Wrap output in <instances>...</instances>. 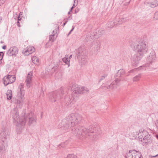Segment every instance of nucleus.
I'll use <instances>...</instances> for the list:
<instances>
[{"label": "nucleus", "mask_w": 158, "mask_h": 158, "mask_svg": "<svg viewBox=\"0 0 158 158\" xmlns=\"http://www.w3.org/2000/svg\"><path fill=\"white\" fill-rule=\"evenodd\" d=\"M134 50L137 53L133 57L134 61L136 63L142 58L147 52L148 47L146 42L143 41H136L133 44Z\"/></svg>", "instance_id": "nucleus-1"}, {"label": "nucleus", "mask_w": 158, "mask_h": 158, "mask_svg": "<svg viewBox=\"0 0 158 158\" xmlns=\"http://www.w3.org/2000/svg\"><path fill=\"white\" fill-rule=\"evenodd\" d=\"M71 90L73 91L72 94L69 97L65 98L66 104L68 105L73 104L77 100V94L86 93L89 92V90L86 88L79 86L77 85H73L71 87Z\"/></svg>", "instance_id": "nucleus-2"}, {"label": "nucleus", "mask_w": 158, "mask_h": 158, "mask_svg": "<svg viewBox=\"0 0 158 158\" xmlns=\"http://www.w3.org/2000/svg\"><path fill=\"white\" fill-rule=\"evenodd\" d=\"M81 120V116L77 113H72L68 116L65 119L62 121V123L64 126L63 129L68 131V130L72 127H74L78 124Z\"/></svg>", "instance_id": "nucleus-3"}, {"label": "nucleus", "mask_w": 158, "mask_h": 158, "mask_svg": "<svg viewBox=\"0 0 158 158\" xmlns=\"http://www.w3.org/2000/svg\"><path fill=\"white\" fill-rule=\"evenodd\" d=\"M73 133L76 135L78 138L83 140L88 138L94 132H91L90 130L83 127L78 126L76 128H72Z\"/></svg>", "instance_id": "nucleus-4"}, {"label": "nucleus", "mask_w": 158, "mask_h": 158, "mask_svg": "<svg viewBox=\"0 0 158 158\" xmlns=\"http://www.w3.org/2000/svg\"><path fill=\"white\" fill-rule=\"evenodd\" d=\"M13 118L16 123H17V128L16 131L18 134H20V133L18 129L22 128L25 124L26 123V118L23 117H21L19 118V115L18 110L17 108H15L13 109L11 112ZM15 123V122H14Z\"/></svg>", "instance_id": "nucleus-5"}, {"label": "nucleus", "mask_w": 158, "mask_h": 158, "mask_svg": "<svg viewBox=\"0 0 158 158\" xmlns=\"http://www.w3.org/2000/svg\"><path fill=\"white\" fill-rule=\"evenodd\" d=\"M136 134L138 136L139 140L142 142L143 145H146L151 141L150 135L146 130L141 129L137 131Z\"/></svg>", "instance_id": "nucleus-6"}, {"label": "nucleus", "mask_w": 158, "mask_h": 158, "mask_svg": "<svg viewBox=\"0 0 158 158\" xmlns=\"http://www.w3.org/2000/svg\"><path fill=\"white\" fill-rule=\"evenodd\" d=\"M64 89L61 88L60 89L57 90L49 94V99L52 102L61 99L64 94Z\"/></svg>", "instance_id": "nucleus-7"}, {"label": "nucleus", "mask_w": 158, "mask_h": 158, "mask_svg": "<svg viewBox=\"0 0 158 158\" xmlns=\"http://www.w3.org/2000/svg\"><path fill=\"white\" fill-rule=\"evenodd\" d=\"M23 86V84L21 83L18 88V96L15 102L18 104L21 103L24 100V90Z\"/></svg>", "instance_id": "nucleus-8"}, {"label": "nucleus", "mask_w": 158, "mask_h": 158, "mask_svg": "<svg viewBox=\"0 0 158 158\" xmlns=\"http://www.w3.org/2000/svg\"><path fill=\"white\" fill-rule=\"evenodd\" d=\"M3 84L6 86L14 82L15 80V77L14 75L8 74L3 78Z\"/></svg>", "instance_id": "nucleus-9"}, {"label": "nucleus", "mask_w": 158, "mask_h": 158, "mask_svg": "<svg viewBox=\"0 0 158 158\" xmlns=\"http://www.w3.org/2000/svg\"><path fill=\"white\" fill-rule=\"evenodd\" d=\"M156 59V55L155 52L154 51H152L147 57V62L148 63L152 64L155 62Z\"/></svg>", "instance_id": "nucleus-10"}, {"label": "nucleus", "mask_w": 158, "mask_h": 158, "mask_svg": "<svg viewBox=\"0 0 158 158\" xmlns=\"http://www.w3.org/2000/svg\"><path fill=\"white\" fill-rule=\"evenodd\" d=\"M18 49L16 47L10 48L7 52V54L9 56H15L18 53Z\"/></svg>", "instance_id": "nucleus-11"}, {"label": "nucleus", "mask_w": 158, "mask_h": 158, "mask_svg": "<svg viewBox=\"0 0 158 158\" xmlns=\"http://www.w3.org/2000/svg\"><path fill=\"white\" fill-rule=\"evenodd\" d=\"M24 118H26V120L28 118L29 120L28 123L30 125L32 124H35L36 123V118L35 116L32 115V113H29L28 116L27 117H24Z\"/></svg>", "instance_id": "nucleus-12"}, {"label": "nucleus", "mask_w": 158, "mask_h": 158, "mask_svg": "<svg viewBox=\"0 0 158 158\" xmlns=\"http://www.w3.org/2000/svg\"><path fill=\"white\" fill-rule=\"evenodd\" d=\"M32 73L30 72L28 73L26 77L25 82L27 86L29 88L31 85L32 78Z\"/></svg>", "instance_id": "nucleus-13"}, {"label": "nucleus", "mask_w": 158, "mask_h": 158, "mask_svg": "<svg viewBox=\"0 0 158 158\" xmlns=\"http://www.w3.org/2000/svg\"><path fill=\"white\" fill-rule=\"evenodd\" d=\"M35 51V48L33 46H29L26 49L23 50V53L25 56H28L32 53Z\"/></svg>", "instance_id": "nucleus-14"}, {"label": "nucleus", "mask_w": 158, "mask_h": 158, "mask_svg": "<svg viewBox=\"0 0 158 158\" xmlns=\"http://www.w3.org/2000/svg\"><path fill=\"white\" fill-rule=\"evenodd\" d=\"M120 79H116L115 80L112 82L109 85L107 86V88L109 89H115L117 88V86L118 85V83L120 81Z\"/></svg>", "instance_id": "nucleus-15"}, {"label": "nucleus", "mask_w": 158, "mask_h": 158, "mask_svg": "<svg viewBox=\"0 0 158 158\" xmlns=\"http://www.w3.org/2000/svg\"><path fill=\"white\" fill-rule=\"evenodd\" d=\"M117 25L121 24L123 23L126 22L127 19L126 18H124L122 16H117L115 19Z\"/></svg>", "instance_id": "nucleus-16"}, {"label": "nucleus", "mask_w": 158, "mask_h": 158, "mask_svg": "<svg viewBox=\"0 0 158 158\" xmlns=\"http://www.w3.org/2000/svg\"><path fill=\"white\" fill-rule=\"evenodd\" d=\"M76 55L78 59L85 56L84 50L81 48H79L76 52Z\"/></svg>", "instance_id": "nucleus-17"}, {"label": "nucleus", "mask_w": 158, "mask_h": 158, "mask_svg": "<svg viewBox=\"0 0 158 158\" xmlns=\"http://www.w3.org/2000/svg\"><path fill=\"white\" fill-rule=\"evenodd\" d=\"M57 29H55L53 31L52 33L49 36L50 42H52L56 39L58 35L57 34Z\"/></svg>", "instance_id": "nucleus-18"}, {"label": "nucleus", "mask_w": 158, "mask_h": 158, "mask_svg": "<svg viewBox=\"0 0 158 158\" xmlns=\"http://www.w3.org/2000/svg\"><path fill=\"white\" fill-rule=\"evenodd\" d=\"M9 135V133L8 131L6 130H3L0 134V137L2 139L4 138L5 139L7 138Z\"/></svg>", "instance_id": "nucleus-19"}, {"label": "nucleus", "mask_w": 158, "mask_h": 158, "mask_svg": "<svg viewBox=\"0 0 158 158\" xmlns=\"http://www.w3.org/2000/svg\"><path fill=\"white\" fill-rule=\"evenodd\" d=\"M116 25V20L113 19L110 20L107 23V26L109 27H113Z\"/></svg>", "instance_id": "nucleus-20"}, {"label": "nucleus", "mask_w": 158, "mask_h": 158, "mask_svg": "<svg viewBox=\"0 0 158 158\" xmlns=\"http://www.w3.org/2000/svg\"><path fill=\"white\" fill-rule=\"evenodd\" d=\"M6 95L7 100L11 99L12 97V93L11 90H8L6 93Z\"/></svg>", "instance_id": "nucleus-21"}, {"label": "nucleus", "mask_w": 158, "mask_h": 158, "mask_svg": "<svg viewBox=\"0 0 158 158\" xmlns=\"http://www.w3.org/2000/svg\"><path fill=\"white\" fill-rule=\"evenodd\" d=\"M79 63L81 65H83L87 63V60L85 58V56L81 57L80 59H78Z\"/></svg>", "instance_id": "nucleus-22"}, {"label": "nucleus", "mask_w": 158, "mask_h": 158, "mask_svg": "<svg viewBox=\"0 0 158 158\" xmlns=\"http://www.w3.org/2000/svg\"><path fill=\"white\" fill-rule=\"evenodd\" d=\"M125 73V71L123 69H120L118 71L117 73V76L118 77H122Z\"/></svg>", "instance_id": "nucleus-23"}, {"label": "nucleus", "mask_w": 158, "mask_h": 158, "mask_svg": "<svg viewBox=\"0 0 158 158\" xmlns=\"http://www.w3.org/2000/svg\"><path fill=\"white\" fill-rule=\"evenodd\" d=\"M148 5L152 8H154L158 6V4H156V1L149 2L148 3Z\"/></svg>", "instance_id": "nucleus-24"}, {"label": "nucleus", "mask_w": 158, "mask_h": 158, "mask_svg": "<svg viewBox=\"0 0 158 158\" xmlns=\"http://www.w3.org/2000/svg\"><path fill=\"white\" fill-rule=\"evenodd\" d=\"M141 77V74H139L138 75L135 76L133 78V81H137L139 80Z\"/></svg>", "instance_id": "nucleus-25"}, {"label": "nucleus", "mask_w": 158, "mask_h": 158, "mask_svg": "<svg viewBox=\"0 0 158 158\" xmlns=\"http://www.w3.org/2000/svg\"><path fill=\"white\" fill-rule=\"evenodd\" d=\"M31 59L32 62L35 64H39V59L36 56H33Z\"/></svg>", "instance_id": "nucleus-26"}, {"label": "nucleus", "mask_w": 158, "mask_h": 158, "mask_svg": "<svg viewBox=\"0 0 158 158\" xmlns=\"http://www.w3.org/2000/svg\"><path fill=\"white\" fill-rule=\"evenodd\" d=\"M62 60L64 63H65L66 64L68 65V67L70 66V60L68 59L67 57H64L62 59Z\"/></svg>", "instance_id": "nucleus-27"}, {"label": "nucleus", "mask_w": 158, "mask_h": 158, "mask_svg": "<svg viewBox=\"0 0 158 158\" xmlns=\"http://www.w3.org/2000/svg\"><path fill=\"white\" fill-rule=\"evenodd\" d=\"M104 33V29L102 28H100L98 30L97 35H101Z\"/></svg>", "instance_id": "nucleus-28"}, {"label": "nucleus", "mask_w": 158, "mask_h": 158, "mask_svg": "<svg viewBox=\"0 0 158 158\" xmlns=\"http://www.w3.org/2000/svg\"><path fill=\"white\" fill-rule=\"evenodd\" d=\"M107 74L105 73L103 75L101 76L100 79V81H101L103 79H104L105 77L107 76Z\"/></svg>", "instance_id": "nucleus-29"}, {"label": "nucleus", "mask_w": 158, "mask_h": 158, "mask_svg": "<svg viewBox=\"0 0 158 158\" xmlns=\"http://www.w3.org/2000/svg\"><path fill=\"white\" fill-rule=\"evenodd\" d=\"M154 18L156 20L158 19V11L155 12L154 15Z\"/></svg>", "instance_id": "nucleus-30"}, {"label": "nucleus", "mask_w": 158, "mask_h": 158, "mask_svg": "<svg viewBox=\"0 0 158 158\" xmlns=\"http://www.w3.org/2000/svg\"><path fill=\"white\" fill-rule=\"evenodd\" d=\"M3 56H4V53H3V52H0V60H2Z\"/></svg>", "instance_id": "nucleus-31"}, {"label": "nucleus", "mask_w": 158, "mask_h": 158, "mask_svg": "<svg viewBox=\"0 0 158 158\" xmlns=\"http://www.w3.org/2000/svg\"><path fill=\"white\" fill-rule=\"evenodd\" d=\"M6 1V0H0V6L3 4Z\"/></svg>", "instance_id": "nucleus-32"}, {"label": "nucleus", "mask_w": 158, "mask_h": 158, "mask_svg": "<svg viewBox=\"0 0 158 158\" xmlns=\"http://www.w3.org/2000/svg\"><path fill=\"white\" fill-rule=\"evenodd\" d=\"M136 152L138 153L139 154V155H140V156H141V155L139 153V152L138 151H135V150H129V152L128 153H131L132 152Z\"/></svg>", "instance_id": "nucleus-33"}, {"label": "nucleus", "mask_w": 158, "mask_h": 158, "mask_svg": "<svg viewBox=\"0 0 158 158\" xmlns=\"http://www.w3.org/2000/svg\"><path fill=\"white\" fill-rule=\"evenodd\" d=\"M79 10L78 8H76V9L75 10V13L76 14L78 13V11H79Z\"/></svg>", "instance_id": "nucleus-34"}, {"label": "nucleus", "mask_w": 158, "mask_h": 158, "mask_svg": "<svg viewBox=\"0 0 158 158\" xmlns=\"http://www.w3.org/2000/svg\"><path fill=\"white\" fill-rule=\"evenodd\" d=\"M74 29V27L73 26L72 27V29L70 30V32H69V34H68V35H69L70 34H71V32L72 31H73V30Z\"/></svg>", "instance_id": "nucleus-35"}, {"label": "nucleus", "mask_w": 158, "mask_h": 158, "mask_svg": "<svg viewBox=\"0 0 158 158\" xmlns=\"http://www.w3.org/2000/svg\"><path fill=\"white\" fill-rule=\"evenodd\" d=\"M74 29V27L73 26L72 27V29L70 30V32H69V34H68V35H69L70 34H71V32L72 31H73V30Z\"/></svg>", "instance_id": "nucleus-36"}, {"label": "nucleus", "mask_w": 158, "mask_h": 158, "mask_svg": "<svg viewBox=\"0 0 158 158\" xmlns=\"http://www.w3.org/2000/svg\"><path fill=\"white\" fill-rule=\"evenodd\" d=\"M151 158H158V154H157L155 156H154Z\"/></svg>", "instance_id": "nucleus-37"}, {"label": "nucleus", "mask_w": 158, "mask_h": 158, "mask_svg": "<svg viewBox=\"0 0 158 158\" xmlns=\"http://www.w3.org/2000/svg\"><path fill=\"white\" fill-rule=\"evenodd\" d=\"M77 1V3L78 2V0H74V4L73 5V8H74V7L75 6V2H76V1Z\"/></svg>", "instance_id": "nucleus-38"}, {"label": "nucleus", "mask_w": 158, "mask_h": 158, "mask_svg": "<svg viewBox=\"0 0 158 158\" xmlns=\"http://www.w3.org/2000/svg\"><path fill=\"white\" fill-rule=\"evenodd\" d=\"M17 26L18 27H20V23H19V21H17Z\"/></svg>", "instance_id": "nucleus-39"}, {"label": "nucleus", "mask_w": 158, "mask_h": 158, "mask_svg": "<svg viewBox=\"0 0 158 158\" xmlns=\"http://www.w3.org/2000/svg\"><path fill=\"white\" fill-rule=\"evenodd\" d=\"M6 45H4V46H3L2 47V48L3 49H6Z\"/></svg>", "instance_id": "nucleus-40"}, {"label": "nucleus", "mask_w": 158, "mask_h": 158, "mask_svg": "<svg viewBox=\"0 0 158 158\" xmlns=\"http://www.w3.org/2000/svg\"><path fill=\"white\" fill-rule=\"evenodd\" d=\"M135 70V69H132V70H131L130 71H129V73H133L134 71Z\"/></svg>", "instance_id": "nucleus-41"}, {"label": "nucleus", "mask_w": 158, "mask_h": 158, "mask_svg": "<svg viewBox=\"0 0 158 158\" xmlns=\"http://www.w3.org/2000/svg\"><path fill=\"white\" fill-rule=\"evenodd\" d=\"M21 18H20L19 16L18 19V21H20L21 20Z\"/></svg>", "instance_id": "nucleus-42"}, {"label": "nucleus", "mask_w": 158, "mask_h": 158, "mask_svg": "<svg viewBox=\"0 0 158 158\" xmlns=\"http://www.w3.org/2000/svg\"><path fill=\"white\" fill-rule=\"evenodd\" d=\"M22 14H23V12H20L19 16H20V15H21Z\"/></svg>", "instance_id": "nucleus-43"}, {"label": "nucleus", "mask_w": 158, "mask_h": 158, "mask_svg": "<svg viewBox=\"0 0 158 158\" xmlns=\"http://www.w3.org/2000/svg\"><path fill=\"white\" fill-rule=\"evenodd\" d=\"M67 21H66L63 24V26L64 27L66 23H67Z\"/></svg>", "instance_id": "nucleus-44"}, {"label": "nucleus", "mask_w": 158, "mask_h": 158, "mask_svg": "<svg viewBox=\"0 0 158 158\" xmlns=\"http://www.w3.org/2000/svg\"><path fill=\"white\" fill-rule=\"evenodd\" d=\"M72 55H70V56L69 57V59H68L69 60V59L70 58H71L72 57Z\"/></svg>", "instance_id": "nucleus-45"}, {"label": "nucleus", "mask_w": 158, "mask_h": 158, "mask_svg": "<svg viewBox=\"0 0 158 158\" xmlns=\"http://www.w3.org/2000/svg\"><path fill=\"white\" fill-rule=\"evenodd\" d=\"M73 6H72L71 9H70V11H71L73 10Z\"/></svg>", "instance_id": "nucleus-46"}, {"label": "nucleus", "mask_w": 158, "mask_h": 158, "mask_svg": "<svg viewBox=\"0 0 158 158\" xmlns=\"http://www.w3.org/2000/svg\"><path fill=\"white\" fill-rule=\"evenodd\" d=\"M2 20V17L0 16V22H1Z\"/></svg>", "instance_id": "nucleus-47"}, {"label": "nucleus", "mask_w": 158, "mask_h": 158, "mask_svg": "<svg viewBox=\"0 0 158 158\" xmlns=\"http://www.w3.org/2000/svg\"><path fill=\"white\" fill-rule=\"evenodd\" d=\"M156 4H158V0H156Z\"/></svg>", "instance_id": "nucleus-48"}, {"label": "nucleus", "mask_w": 158, "mask_h": 158, "mask_svg": "<svg viewBox=\"0 0 158 158\" xmlns=\"http://www.w3.org/2000/svg\"><path fill=\"white\" fill-rule=\"evenodd\" d=\"M156 137L158 139V135H156Z\"/></svg>", "instance_id": "nucleus-49"}, {"label": "nucleus", "mask_w": 158, "mask_h": 158, "mask_svg": "<svg viewBox=\"0 0 158 158\" xmlns=\"http://www.w3.org/2000/svg\"><path fill=\"white\" fill-rule=\"evenodd\" d=\"M0 43H1V44H2L3 43V42L2 41H1L0 42Z\"/></svg>", "instance_id": "nucleus-50"}, {"label": "nucleus", "mask_w": 158, "mask_h": 158, "mask_svg": "<svg viewBox=\"0 0 158 158\" xmlns=\"http://www.w3.org/2000/svg\"><path fill=\"white\" fill-rule=\"evenodd\" d=\"M70 12H71V11H70L68 12V14H70Z\"/></svg>", "instance_id": "nucleus-51"}, {"label": "nucleus", "mask_w": 158, "mask_h": 158, "mask_svg": "<svg viewBox=\"0 0 158 158\" xmlns=\"http://www.w3.org/2000/svg\"><path fill=\"white\" fill-rule=\"evenodd\" d=\"M56 27H57V28H58H58H59V27H58V26H56Z\"/></svg>", "instance_id": "nucleus-52"}, {"label": "nucleus", "mask_w": 158, "mask_h": 158, "mask_svg": "<svg viewBox=\"0 0 158 158\" xmlns=\"http://www.w3.org/2000/svg\"><path fill=\"white\" fill-rule=\"evenodd\" d=\"M48 44V43H47V44H46V45H47V44Z\"/></svg>", "instance_id": "nucleus-53"}, {"label": "nucleus", "mask_w": 158, "mask_h": 158, "mask_svg": "<svg viewBox=\"0 0 158 158\" xmlns=\"http://www.w3.org/2000/svg\"><path fill=\"white\" fill-rule=\"evenodd\" d=\"M89 37L90 38V39H91V36H90V37Z\"/></svg>", "instance_id": "nucleus-54"}]
</instances>
